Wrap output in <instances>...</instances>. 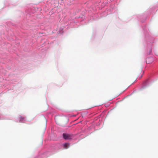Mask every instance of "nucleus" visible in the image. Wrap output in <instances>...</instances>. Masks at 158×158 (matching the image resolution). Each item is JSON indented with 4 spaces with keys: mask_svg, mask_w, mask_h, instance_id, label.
I'll return each instance as SVG.
<instances>
[{
    "mask_svg": "<svg viewBox=\"0 0 158 158\" xmlns=\"http://www.w3.org/2000/svg\"><path fill=\"white\" fill-rule=\"evenodd\" d=\"M63 138L65 139H69L71 138V136L70 135L64 133L63 134Z\"/></svg>",
    "mask_w": 158,
    "mask_h": 158,
    "instance_id": "nucleus-1",
    "label": "nucleus"
},
{
    "mask_svg": "<svg viewBox=\"0 0 158 158\" xmlns=\"http://www.w3.org/2000/svg\"><path fill=\"white\" fill-rule=\"evenodd\" d=\"M19 119L21 122L25 120V118L23 117L20 116Z\"/></svg>",
    "mask_w": 158,
    "mask_h": 158,
    "instance_id": "nucleus-3",
    "label": "nucleus"
},
{
    "mask_svg": "<svg viewBox=\"0 0 158 158\" xmlns=\"http://www.w3.org/2000/svg\"><path fill=\"white\" fill-rule=\"evenodd\" d=\"M69 144L68 143H65L63 145L64 148L67 149L69 147Z\"/></svg>",
    "mask_w": 158,
    "mask_h": 158,
    "instance_id": "nucleus-2",
    "label": "nucleus"
}]
</instances>
